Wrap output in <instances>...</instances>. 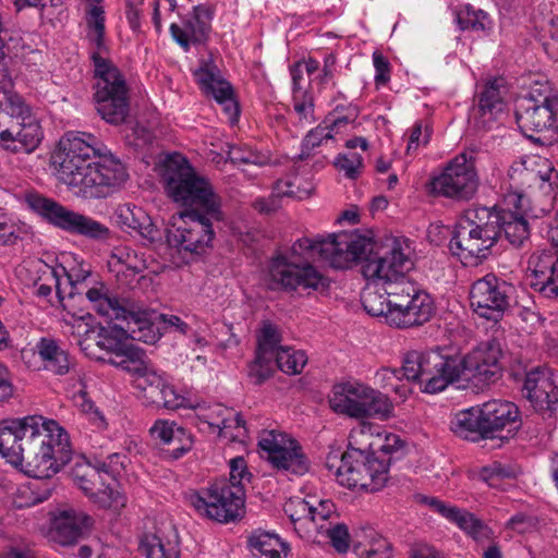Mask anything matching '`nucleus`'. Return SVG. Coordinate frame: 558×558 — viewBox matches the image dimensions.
<instances>
[{"label":"nucleus","mask_w":558,"mask_h":558,"mask_svg":"<svg viewBox=\"0 0 558 558\" xmlns=\"http://www.w3.org/2000/svg\"><path fill=\"white\" fill-rule=\"evenodd\" d=\"M347 118H337L332 122L324 121L312 129L303 138L299 160H305L315 154V149L333 144V130L348 124Z\"/></svg>","instance_id":"nucleus-41"},{"label":"nucleus","mask_w":558,"mask_h":558,"mask_svg":"<svg viewBox=\"0 0 558 558\" xmlns=\"http://www.w3.org/2000/svg\"><path fill=\"white\" fill-rule=\"evenodd\" d=\"M485 432L489 439L512 438L522 426L519 407L508 400L493 399L481 405Z\"/></svg>","instance_id":"nucleus-23"},{"label":"nucleus","mask_w":558,"mask_h":558,"mask_svg":"<svg viewBox=\"0 0 558 558\" xmlns=\"http://www.w3.org/2000/svg\"><path fill=\"white\" fill-rule=\"evenodd\" d=\"M448 520L456 523L462 531L476 541L488 537L490 533L489 529L474 514L457 507L453 508Z\"/></svg>","instance_id":"nucleus-49"},{"label":"nucleus","mask_w":558,"mask_h":558,"mask_svg":"<svg viewBox=\"0 0 558 558\" xmlns=\"http://www.w3.org/2000/svg\"><path fill=\"white\" fill-rule=\"evenodd\" d=\"M518 98L535 105H556L558 102V94L546 81L533 82L527 88H523L521 94H518Z\"/></svg>","instance_id":"nucleus-52"},{"label":"nucleus","mask_w":558,"mask_h":558,"mask_svg":"<svg viewBox=\"0 0 558 558\" xmlns=\"http://www.w3.org/2000/svg\"><path fill=\"white\" fill-rule=\"evenodd\" d=\"M100 141L87 132L69 131L51 155L57 179L83 199L106 198L129 179L125 166L106 154Z\"/></svg>","instance_id":"nucleus-2"},{"label":"nucleus","mask_w":558,"mask_h":558,"mask_svg":"<svg viewBox=\"0 0 558 558\" xmlns=\"http://www.w3.org/2000/svg\"><path fill=\"white\" fill-rule=\"evenodd\" d=\"M478 477L488 486L498 488L504 480L515 477V472L510 466L494 461L478 471Z\"/></svg>","instance_id":"nucleus-56"},{"label":"nucleus","mask_w":558,"mask_h":558,"mask_svg":"<svg viewBox=\"0 0 558 558\" xmlns=\"http://www.w3.org/2000/svg\"><path fill=\"white\" fill-rule=\"evenodd\" d=\"M60 271V278L64 277L63 287L65 289V296L72 299L76 294H85L87 286V280L90 277V267L85 263H80L76 266L71 268H65L60 266L57 268Z\"/></svg>","instance_id":"nucleus-45"},{"label":"nucleus","mask_w":558,"mask_h":558,"mask_svg":"<svg viewBox=\"0 0 558 558\" xmlns=\"http://www.w3.org/2000/svg\"><path fill=\"white\" fill-rule=\"evenodd\" d=\"M522 396L537 412H553L558 404V374L546 367L526 373Z\"/></svg>","instance_id":"nucleus-26"},{"label":"nucleus","mask_w":558,"mask_h":558,"mask_svg":"<svg viewBox=\"0 0 558 558\" xmlns=\"http://www.w3.org/2000/svg\"><path fill=\"white\" fill-rule=\"evenodd\" d=\"M280 333L276 326L267 323L263 326L262 331L257 338V350L256 352L262 353V359L265 355L276 356L280 347Z\"/></svg>","instance_id":"nucleus-55"},{"label":"nucleus","mask_w":558,"mask_h":558,"mask_svg":"<svg viewBox=\"0 0 558 558\" xmlns=\"http://www.w3.org/2000/svg\"><path fill=\"white\" fill-rule=\"evenodd\" d=\"M277 367L289 375L300 374L307 363V355L302 350L290 347H280L275 356Z\"/></svg>","instance_id":"nucleus-50"},{"label":"nucleus","mask_w":558,"mask_h":558,"mask_svg":"<svg viewBox=\"0 0 558 558\" xmlns=\"http://www.w3.org/2000/svg\"><path fill=\"white\" fill-rule=\"evenodd\" d=\"M128 462L129 459L126 454L119 452L109 453L105 458H96L97 465L101 468L104 474L110 478L109 481L111 483H114V487L117 488V476L120 475L122 471H124Z\"/></svg>","instance_id":"nucleus-57"},{"label":"nucleus","mask_w":558,"mask_h":558,"mask_svg":"<svg viewBox=\"0 0 558 558\" xmlns=\"http://www.w3.org/2000/svg\"><path fill=\"white\" fill-rule=\"evenodd\" d=\"M112 219L117 227L131 235H138L144 240L154 242L159 230L150 216L140 206L131 203L120 204L116 207Z\"/></svg>","instance_id":"nucleus-28"},{"label":"nucleus","mask_w":558,"mask_h":558,"mask_svg":"<svg viewBox=\"0 0 558 558\" xmlns=\"http://www.w3.org/2000/svg\"><path fill=\"white\" fill-rule=\"evenodd\" d=\"M526 280L530 288L539 296L558 299V250H539L527 259Z\"/></svg>","instance_id":"nucleus-22"},{"label":"nucleus","mask_w":558,"mask_h":558,"mask_svg":"<svg viewBox=\"0 0 558 558\" xmlns=\"http://www.w3.org/2000/svg\"><path fill=\"white\" fill-rule=\"evenodd\" d=\"M501 345L496 339L478 343L463 359L452 356L459 363L456 380L463 377L476 386H486L497 381L501 375Z\"/></svg>","instance_id":"nucleus-16"},{"label":"nucleus","mask_w":558,"mask_h":558,"mask_svg":"<svg viewBox=\"0 0 558 558\" xmlns=\"http://www.w3.org/2000/svg\"><path fill=\"white\" fill-rule=\"evenodd\" d=\"M195 81L202 90L211 96L217 102H232L239 105L232 85L222 77L219 68L211 57L202 59L199 66L194 71Z\"/></svg>","instance_id":"nucleus-29"},{"label":"nucleus","mask_w":558,"mask_h":558,"mask_svg":"<svg viewBox=\"0 0 558 558\" xmlns=\"http://www.w3.org/2000/svg\"><path fill=\"white\" fill-rule=\"evenodd\" d=\"M189 502L199 515L219 523H229L242 517L245 492L242 486L220 478L206 488L191 493Z\"/></svg>","instance_id":"nucleus-10"},{"label":"nucleus","mask_w":558,"mask_h":558,"mask_svg":"<svg viewBox=\"0 0 558 558\" xmlns=\"http://www.w3.org/2000/svg\"><path fill=\"white\" fill-rule=\"evenodd\" d=\"M35 352L39 356L43 368L54 375L68 374L74 364L69 352L60 345L58 340L50 337L40 338L35 345Z\"/></svg>","instance_id":"nucleus-33"},{"label":"nucleus","mask_w":558,"mask_h":558,"mask_svg":"<svg viewBox=\"0 0 558 558\" xmlns=\"http://www.w3.org/2000/svg\"><path fill=\"white\" fill-rule=\"evenodd\" d=\"M500 217L501 209L473 205L464 211L457 226L475 229V231L486 232L487 230L490 234L496 233L497 236H500Z\"/></svg>","instance_id":"nucleus-40"},{"label":"nucleus","mask_w":558,"mask_h":558,"mask_svg":"<svg viewBox=\"0 0 558 558\" xmlns=\"http://www.w3.org/2000/svg\"><path fill=\"white\" fill-rule=\"evenodd\" d=\"M409 247L395 241L389 251L380 255L373 252V247L354 264L361 265V272L365 279L383 284L384 293L368 291L362 296L365 311L372 316H384L387 323L393 326L390 315L397 311L393 305L392 292L398 287V276L412 267L409 257Z\"/></svg>","instance_id":"nucleus-4"},{"label":"nucleus","mask_w":558,"mask_h":558,"mask_svg":"<svg viewBox=\"0 0 558 558\" xmlns=\"http://www.w3.org/2000/svg\"><path fill=\"white\" fill-rule=\"evenodd\" d=\"M71 477L74 484L89 498V500L104 509H118L125 506V497L114 487L101 468L92 464L84 458L78 459L71 468Z\"/></svg>","instance_id":"nucleus-15"},{"label":"nucleus","mask_w":558,"mask_h":558,"mask_svg":"<svg viewBox=\"0 0 558 558\" xmlns=\"http://www.w3.org/2000/svg\"><path fill=\"white\" fill-rule=\"evenodd\" d=\"M228 159L234 165L252 163V165H267L270 157L247 146L231 145L228 150Z\"/></svg>","instance_id":"nucleus-54"},{"label":"nucleus","mask_w":558,"mask_h":558,"mask_svg":"<svg viewBox=\"0 0 558 558\" xmlns=\"http://www.w3.org/2000/svg\"><path fill=\"white\" fill-rule=\"evenodd\" d=\"M275 357L256 352L255 360L248 365V376L255 385H260L274 373Z\"/></svg>","instance_id":"nucleus-58"},{"label":"nucleus","mask_w":558,"mask_h":558,"mask_svg":"<svg viewBox=\"0 0 558 558\" xmlns=\"http://www.w3.org/2000/svg\"><path fill=\"white\" fill-rule=\"evenodd\" d=\"M258 446L271 465L286 474L302 476L310 470V460L300 442L284 433L263 430Z\"/></svg>","instance_id":"nucleus-17"},{"label":"nucleus","mask_w":558,"mask_h":558,"mask_svg":"<svg viewBox=\"0 0 558 558\" xmlns=\"http://www.w3.org/2000/svg\"><path fill=\"white\" fill-rule=\"evenodd\" d=\"M329 404L336 413L353 418H388L393 410L386 395L356 381L335 385Z\"/></svg>","instance_id":"nucleus-9"},{"label":"nucleus","mask_w":558,"mask_h":558,"mask_svg":"<svg viewBox=\"0 0 558 558\" xmlns=\"http://www.w3.org/2000/svg\"><path fill=\"white\" fill-rule=\"evenodd\" d=\"M481 405L458 412L450 421V430L458 437L477 442L489 439L484 429Z\"/></svg>","instance_id":"nucleus-35"},{"label":"nucleus","mask_w":558,"mask_h":558,"mask_svg":"<svg viewBox=\"0 0 558 558\" xmlns=\"http://www.w3.org/2000/svg\"><path fill=\"white\" fill-rule=\"evenodd\" d=\"M390 458H379L356 448L343 453L330 452L326 458V468L330 476L351 489L377 492L388 481Z\"/></svg>","instance_id":"nucleus-5"},{"label":"nucleus","mask_w":558,"mask_h":558,"mask_svg":"<svg viewBox=\"0 0 558 558\" xmlns=\"http://www.w3.org/2000/svg\"><path fill=\"white\" fill-rule=\"evenodd\" d=\"M138 369H128L126 372L134 374V385L143 392V399L148 403L153 404L159 402V393L161 387H163V377L158 374L154 368L150 367L146 361V356L141 359Z\"/></svg>","instance_id":"nucleus-43"},{"label":"nucleus","mask_w":558,"mask_h":558,"mask_svg":"<svg viewBox=\"0 0 558 558\" xmlns=\"http://www.w3.org/2000/svg\"><path fill=\"white\" fill-rule=\"evenodd\" d=\"M163 448L165 456L170 460H178L186 454L193 447V437L183 428Z\"/></svg>","instance_id":"nucleus-61"},{"label":"nucleus","mask_w":558,"mask_h":558,"mask_svg":"<svg viewBox=\"0 0 558 558\" xmlns=\"http://www.w3.org/2000/svg\"><path fill=\"white\" fill-rule=\"evenodd\" d=\"M302 180L294 175L293 178L279 179L274 187L272 194L277 197H296V198H305L311 194L310 183L305 185L302 184Z\"/></svg>","instance_id":"nucleus-53"},{"label":"nucleus","mask_w":558,"mask_h":558,"mask_svg":"<svg viewBox=\"0 0 558 558\" xmlns=\"http://www.w3.org/2000/svg\"><path fill=\"white\" fill-rule=\"evenodd\" d=\"M506 112L504 107H471L469 125L477 131H490L501 123Z\"/></svg>","instance_id":"nucleus-47"},{"label":"nucleus","mask_w":558,"mask_h":558,"mask_svg":"<svg viewBox=\"0 0 558 558\" xmlns=\"http://www.w3.org/2000/svg\"><path fill=\"white\" fill-rule=\"evenodd\" d=\"M28 270L38 274V278L34 280V287L36 288V295L40 298H47L51 294L52 287L54 286L57 295L60 301L65 298V289L63 281L60 278V271L54 267L49 266L43 260H35L29 263Z\"/></svg>","instance_id":"nucleus-44"},{"label":"nucleus","mask_w":558,"mask_h":558,"mask_svg":"<svg viewBox=\"0 0 558 558\" xmlns=\"http://www.w3.org/2000/svg\"><path fill=\"white\" fill-rule=\"evenodd\" d=\"M352 547L359 558H392L389 541L369 526L355 531Z\"/></svg>","instance_id":"nucleus-34"},{"label":"nucleus","mask_w":558,"mask_h":558,"mask_svg":"<svg viewBox=\"0 0 558 558\" xmlns=\"http://www.w3.org/2000/svg\"><path fill=\"white\" fill-rule=\"evenodd\" d=\"M480 105H509L519 100L518 93L505 76H492L477 85Z\"/></svg>","instance_id":"nucleus-38"},{"label":"nucleus","mask_w":558,"mask_h":558,"mask_svg":"<svg viewBox=\"0 0 558 558\" xmlns=\"http://www.w3.org/2000/svg\"><path fill=\"white\" fill-rule=\"evenodd\" d=\"M86 299L92 304V307L101 316L111 320H120L125 317V311L131 303V299L117 298L113 295L108 287L102 282H96L95 286L89 287L85 291Z\"/></svg>","instance_id":"nucleus-32"},{"label":"nucleus","mask_w":558,"mask_h":558,"mask_svg":"<svg viewBox=\"0 0 558 558\" xmlns=\"http://www.w3.org/2000/svg\"><path fill=\"white\" fill-rule=\"evenodd\" d=\"M126 330L118 327L101 328L97 336V345L109 355L104 359L123 371L138 369L145 352L129 340Z\"/></svg>","instance_id":"nucleus-24"},{"label":"nucleus","mask_w":558,"mask_h":558,"mask_svg":"<svg viewBox=\"0 0 558 558\" xmlns=\"http://www.w3.org/2000/svg\"><path fill=\"white\" fill-rule=\"evenodd\" d=\"M372 246L374 244L368 238L352 233L315 240L302 238L293 243L289 254H279L271 259L269 277L284 291H322L328 287V280L310 259H320L336 269H348Z\"/></svg>","instance_id":"nucleus-3"},{"label":"nucleus","mask_w":558,"mask_h":558,"mask_svg":"<svg viewBox=\"0 0 558 558\" xmlns=\"http://www.w3.org/2000/svg\"><path fill=\"white\" fill-rule=\"evenodd\" d=\"M125 311V317L120 320L126 323V332L132 340L144 343H156L162 332L160 328L161 314L154 310H148L135 301H131Z\"/></svg>","instance_id":"nucleus-27"},{"label":"nucleus","mask_w":558,"mask_h":558,"mask_svg":"<svg viewBox=\"0 0 558 558\" xmlns=\"http://www.w3.org/2000/svg\"><path fill=\"white\" fill-rule=\"evenodd\" d=\"M87 38L97 49L105 48V11L101 0H86Z\"/></svg>","instance_id":"nucleus-46"},{"label":"nucleus","mask_w":558,"mask_h":558,"mask_svg":"<svg viewBox=\"0 0 558 558\" xmlns=\"http://www.w3.org/2000/svg\"><path fill=\"white\" fill-rule=\"evenodd\" d=\"M514 287L493 274L476 280L470 291L474 312L486 319L497 320L510 305Z\"/></svg>","instance_id":"nucleus-18"},{"label":"nucleus","mask_w":558,"mask_h":558,"mask_svg":"<svg viewBox=\"0 0 558 558\" xmlns=\"http://www.w3.org/2000/svg\"><path fill=\"white\" fill-rule=\"evenodd\" d=\"M105 50L106 47L100 50L96 48L90 57L96 77L95 99L97 102L110 101L111 105H128L129 86L119 69L101 56Z\"/></svg>","instance_id":"nucleus-21"},{"label":"nucleus","mask_w":558,"mask_h":558,"mask_svg":"<svg viewBox=\"0 0 558 558\" xmlns=\"http://www.w3.org/2000/svg\"><path fill=\"white\" fill-rule=\"evenodd\" d=\"M17 108L19 126L0 132V147L11 154H32L40 145L44 133L38 119L31 113V107Z\"/></svg>","instance_id":"nucleus-25"},{"label":"nucleus","mask_w":558,"mask_h":558,"mask_svg":"<svg viewBox=\"0 0 558 558\" xmlns=\"http://www.w3.org/2000/svg\"><path fill=\"white\" fill-rule=\"evenodd\" d=\"M457 22L462 31L485 32L492 27L489 15L471 4L462 5L457 11Z\"/></svg>","instance_id":"nucleus-48"},{"label":"nucleus","mask_w":558,"mask_h":558,"mask_svg":"<svg viewBox=\"0 0 558 558\" xmlns=\"http://www.w3.org/2000/svg\"><path fill=\"white\" fill-rule=\"evenodd\" d=\"M215 10L211 4L201 3L181 17V24L171 23L169 27L172 39L185 51L192 46L207 41Z\"/></svg>","instance_id":"nucleus-20"},{"label":"nucleus","mask_w":558,"mask_h":558,"mask_svg":"<svg viewBox=\"0 0 558 558\" xmlns=\"http://www.w3.org/2000/svg\"><path fill=\"white\" fill-rule=\"evenodd\" d=\"M312 511V502L302 498L290 499L284 505V512L293 523L299 521H306L311 523Z\"/></svg>","instance_id":"nucleus-64"},{"label":"nucleus","mask_w":558,"mask_h":558,"mask_svg":"<svg viewBox=\"0 0 558 558\" xmlns=\"http://www.w3.org/2000/svg\"><path fill=\"white\" fill-rule=\"evenodd\" d=\"M515 119L521 129L545 133L548 138L558 135V107H521Z\"/></svg>","instance_id":"nucleus-31"},{"label":"nucleus","mask_w":558,"mask_h":558,"mask_svg":"<svg viewBox=\"0 0 558 558\" xmlns=\"http://www.w3.org/2000/svg\"><path fill=\"white\" fill-rule=\"evenodd\" d=\"M333 165L351 180L357 179L364 167L363 158L357 153L340 154L335 159Z\"/></svg>","instance_id":"nucleus-59"},{"label":"nucleus","mask_w":558,"mask_h":558,"mask_svg":"<svg viewBox=\"0 0 558 558\" xmlns=\"http://www.w3.org/2000/svg\"><path fill=\"white\" fill-rule=\"evenodd\" d=\"M69 452L68 433L53 420L31 415L0 422V454L36 478L21 490L31 500L15 501L17 508L34 506L51 496L54 485L50 478L66 462Z\"/></svg>","instance_id":"nucleus-1"},{"label":"nucleus","mask_w":558,"mask_h":558,"mask_svg":"<svg viewBox=\"0 0 558 558\" xmlns=\"http://www.w3.org/2000/svg\"><path fill=\"white\" fill-rule=\"evenodd\" d=\"M183 429L182 426L174 421L157 420L149 428L150 436L160 446H166L173 440V437Z\"/></svg>","instance_id":"nucleus-62"},{"label":"nucleus","mask_w":558,"mask_h":558,"mask_svg":"<svg viewBox=\"0 0 558 558\" xmlns=\"http://www.w3.org/2000/svg\"><path fill=\"white\" fill-rule=\"evenodd\" d=\"M216 412L218 416H221V420H211L210 415H206L207 424L210 427L217 428L221 437L231 441L245 442L248 437V430L241 414L219 404Z\"/></svg>","instance_id":"nucleus-39"},{"label":"nucleus","mask_w":558,"mask_h":558,"mask_svg":"<svg viewBox=\"0 0 558 558\" xmlns=\"http://www.w3.org/2000/svg\"><path fill=\"white\" fill-rule=\"evenodd\" d=\"M318 70V61L312 58L296 61L290 66L294 105H313L314 99L310 95L308 89L312 77Z\"/></svg>","instance_id":"nucleus-37"},{"label":"nucleus","mask_w":558,"mask_h":558,"mask_svg":"<svg viewBox=\"0 0 558 558\" xmlns=\"http://www.w3.org/2000/svg\"><path fill=\"white\" fill-rule=\"evenodd\" d=\"M392 298L397 311L390 317L398 328L422 326L434 315L435 305L430 294L407 279L404 272L398 276V287L393 289Z\"/></svg>","instance_id":"nucleus-14"},{"label":"nucleus","mask_w":558,"mask_h":558,"mask_svg":"<svg viewBox=\"0 0 558 558\" xmlns=\"http://www.w3.org/2000/svg\"><path fill=\"white\" fill-rule=\"evenodd\" d=\"M26 203L50 225L69 233L94 240H106L110 235L109 228L104 223L70 210L53 199L38 194H29L26 196Z\"/></svg>","instance_id":"nucleus-13"},{"label":"nucleus","mask_w":558,"mask_h":558,"mask_svg":"<svg viewBox=\"0 0 558 558\" xmlns=\"http://www.w3.org/2000/svg\"><path fill=\"white\" fill-rule=\"evenodd\" d=\"M477 154L478 149L471 146L453 157L442 172L430 180L432 192L458 201L470 199L478 187Z\"/></svg>","instance_id":"nucleus-12"},{"label":"nucleus","mask_w":558,"mask_h":558,"mask_svg":"<svg viewBox=\"0 0 558 558\" xmlns=\"http://www.w3.org/2000/svg\"><path fill=\"white\" fill-rule=\"evenodd\" d=\"M510 187L505 197L506 205L514 208L527 206V193L538 190L545 196H553L558 182V173L546 158H529L514 162L509 170Z\"/></svg>","instance_id":"nucleus-11"},{"label":"nucleus","mask_w":558,"mask_h":558,"mask_svg":"<svg viewBox=\"0 0 558 558\" xmlns=\"http://www.w3.org/2000/svg\"><path fill=\"white\" fill-rule=\"evenodd\" d=\"M162 180L166 192L173 202L186 209L209 208V215H217L218 207L221 206L219 196L184 157L177 156L167 161Z\"/></svg>","instance_id":"nucleus-6"},{"label":"nucleus","mask_w":558,"mask_h":558,"mask_svg":"<svg viewBox=\"0 0 558 558\" xmlns=\"http://www.w3.org/2000/svg\"><path fill=\"white\" fill-rule=\"evenodd\" d=\"M499 238L496 233L457 226L449 248L462 265L474 267L488 258Z\"/></svg>","instance_id":"nucleus-19"},{"label":"nucleus","mask_w":558,"mask_h":558,"mask_svg":"<svg viewBox=\"0 0 558 558\" xmlns=\"http://www.w3.org/2000/svg\"><path fill=\"white\" fill-rule=\"evenodd\" d=\"M140 550L146 558H179L177 545L163 542L157 535H146L141 541Z\"/></svg>","instance_id":"nucleus-51"},{"label":"nucleus","mask_w":558,"mask_h":558,"mask_svg":"<svg viewBox=\"0 0 558 558\" xmlns=\"http://www.w3.org/2000/svg\"><path fill=\"white\" fill-rule=\"evenodd\" d=\"M248 546L253 554L262 558H287L290 554V545L279 535L257 530L248 537Z\"/></svg>","instance_id":"nucleus-42"},{"label":"nucleus","mask_w":558,"mask_h":558,"mask_svg":"<svg viewBox=\"0 0 558 558\" xmlns=\"http://www.w3.org/2000/svg\"><path fill=\"white\" fill-rule=\"evenodd\" d=\"M92 519L73 509L60 511L52 521L50 536L61 546L76 544L83 536L84 530L90 525Z\"/></svg>","instance_id":"nucleus-30"},{"label":"nucleus","mask_w":558,"mask_h":558,"mask_svg":"<svg viewBox=\"0 0 558 558\" xmlns=\"http://www.w3.org/2000/svg\"><path fill=\"white\" fill-rule=\"evenodd\" d=\"M180 222L174 223L167 233L168 244L179 254L190 257L201 256L213 247L216 232L213 223L223 220L221 206L217 215L206 209H185L179 214Z\"/></svg>","instance_id":"nucleus-7"},{"label":"nucleus","mask_w":558,"mask_h":558,"mask_svg":"<svg viewBox=\"0 0 558 558\" xmlns=\"http://www.w3.org/2000/svg\"><path fill=\"white\" fill-rule=\"evenodd\" d=\"M432 134V123L428 119L417 120L412 126L409 142L407 145V154L410 155L418 148L421 144L426 145Z\"/></svg>","instance_id":"nucleus-63"},{"label":"nucleus","mask_w":558,"mask_h":558,"mask_svg":"<svg viewBox=\"0 0 558 558\" xmlns=\"http://www.w3.org/2000/svg\"><path fill=\"white\" fill-rule=\"evenodd\" d=\"M458 364L452 356L442 355L438 350L410 351L398 372L408 381L424 384V392L436 393L457 379Z\"/></svg>","instance_id":"nucleus-8"},{"label":"nucleus","mask_w":558,"mask_h":558,"mask_svg":"<svg viewBox=\"0 0 558 558\" xmlns=\"http://www.w3.org/2000/svg\"><path fill=\"white\" fill-rule=\"evenodd\" d=\"M136 107H96L98 114L107 123L111 125H121L133 123V117L135 113L133 109Z\"/></svg>","instance_id":"nucleus-60"},{"label":"nucleus","mask_w":558,"mask_h":558,"mask_svg":"<svg viewBox=\"0 0 558 558\" xmlns=\"http://www.w3.org/2000/svg\"><path fill=\"white\" fill-rule=\"evenodd\" d=\"M527 206L514 208L513 205H507L501 209L500 234L514 247H521L530 238V229L525 214Z\"/></svg>","instance_id":"nucleus-36"}]
</instances>
